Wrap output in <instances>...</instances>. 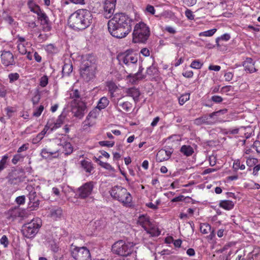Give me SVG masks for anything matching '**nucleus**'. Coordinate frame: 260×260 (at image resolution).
<instances>
[{
    "mask_svg": "<svg viewBox=\"0 0 260 260\" xmlns=\"http://www.w3.org/2000/svg\"><path fill=\"white\" fill-rule=\"evenodd\" d=\"M28 6L30 9V10L34 12V13H36L38 15V16L43 12L37 5H36L34 2H33L32 1L29 0L28 2Z\"/></svg>",
    "mask_w": 260,
    "mask_h": 260,
    "instance_id": "c756f323",
    "label": "nucleus"
},
{
    "mask_svg": "<svg viewBox=\"0 0 260 260\" xmlns=\"http://www.w3.org/2000/svg\"><path fill=\"white\" fill-rule=\"evenodd\" d=\"M106 86L108 88L109 91L113 94L116 91L117 86L113 81H108L106 83Z\"/></svg>",
    "mask_w": 260,
    "mask_h": 260,
    "instance_id": "ea45409f",
    "label": "nucleus"
},
{
    "mask_svg": "<svg viewBox=\"0 0 260 260\" xmlns=\"http://www.w3.org/2000/svg\"><path fill=\"white\" fill-rule=\"evenodd\" d=\"M219 205L220 207L226 210H231L233 209L235 203L230 200H225L220 201Z\"/></svg>",
    "mask_w": 260,
    "mask_h": 260,
    "instance_id": "393cba45",
    "label": "nucleus"
},
{
    "mask_svg": "<svg viewBox=\"0 0 260 260\" xmlns=\"http://www.w3.org/2000/svg\"><path fill=\"white\" fill-rule=\"evenodd\" d=\"M123 195H121L118 201L126 207H132L133 205V198L131 194L125 188L123 191Z\"/></svg>",
    "mask_w": 260,
    "mask_h": 260,
    "instance_id": "f3484780",
    "label": "nucleus"
},
{
    "mask_svg": "<svg viewBox=\"0 0 260 260\" xmlns=\"http://www.w3.org/2000/svg\"><path fill=\"white\" fill-rule=\"evenodd\" d=\"M8 158V156L6 154L2 157V159L0 160V171L4 170Z\"/></svg>",
    "mask_w": 260,
    "mask_h": 260,
    "instance_id": "8fccbe9b",
    "label": "nucleus"
},
{
    "mask_svg": "<svg viewBox=\"0 0 260 260\" xmlns=\"http://www.w3.org/2000/svg\"><path fill=\"white\" fill-rule=\"evenodd\" d=\"M216 30L217 29L216 28H213L203 32H201L199 35L200 37H211L216 32Z\"/></svg>",
    "mask_w": 260,
    "mask_h": 260,
    "instance_id": "a19ab883",
    "label": "nucleus"
},
{
    "mask_svg": "<svg viewBox=\"0 0 260 260\" xmlns=\"http://www.w3.org/2000/svg\"><path fill=\"white\" fill-rule=\"evenodd\" d=\"M180 152L186 156H190L194 153V149L190 145H184L181 147Z\"/></svg>",
    "mask_w": 260,
    "mask_h": 260,
    "instance_id": "cd10ccee",
    "label": "nucleus"
},
{
    "mask_svg": "<svg viewBox=\"0 0 260 260\" xmlns=\"http://www.w3.org/2000/svg\"><path fill=\"white\" fill-rule=\"evenodd\" d=\"M116 0H106L104 4L105 15L106 18H110L114 11Z\"/></svg>",
    "mask_w": 260,
    "mask_h": 260,
    "instance_id": "6ab92c4d",
    "label": "nucleus"
},
{
    "mask_svg": "<svg viewBox=\"0 0 260 260\" xmlns=\"http://www.w3.org/2000/svg\"><path fill=\"white\" fill-rule=\"evenodd\" d=\"M17 47L18 51L21 54H25L30 50L31 44L27 41L24 37L18 35L17 36Z\"/></svg>",
    "mask_w": 260,
    "mask_h": 260,
    "instance_id": "f8f14e48",
    "label": "nucleus"
},
{
    "mask_svg": "<svg viewBox=\"0 0 260 260\" xmlns=\"http://www.w3.org/2000/svg\"><path fill=\"white\" fill-rule=\"evenodd\" d=\"M29 144L28 143L24 144L20 146L17 150V153H20L21 152L26 151L28 149Z\"/></svg>",
    "mask_w": 260,
    "mask_h": 260,
    "instance_id": "4d7b16f0",
    "label": "nucleus"
},
{
    "mask_svg": "<svg viewBox=\"0 0 260 260\" xmlns=\"http://www.w3.org/2000/svg\"><path fill=\"white\" fill-rule=\"evenodd\" d=\"M96 123L94 119L87 116L85 120L83 122L82 127L83 130L87 131L90 127L93 126Z\"/></svg>",
    "mask_w": 260,
    "mask_h": 260,
    "instance_id": "b1692460",
    "label": "nucleus"
},
{
    "mask_svg": "<svg viewBox=\"0 0 260 260\" xmlns=\"http://www.w3.org/2000/svg\"><path fill=\"white\" fill-rule=\"evenodd\" d=\"M44 110L43 106H40L39 108L36 109L35 111L34 112L33 115L35 117H39L41 115Z\"/></svg>",
    "mask_w": 260,
    "mask_h": 260,
    "instance_id": "6e6d98bb",
    "label": "nucleus"
},
{
    "mask_svg": "<svg viewBox=\"0 0 260 260\" xmlns=\"http://www.w3.org/2000/svg\"><path fill=\"white\" fill-rule=\"evenodd\" d=\"M4 20L9 24V25L13 29H16L18 26V23L14 20V19L9 15H7L5 18Z\"/></svg>",
    "mask_w": 260,
    "mask_h": 260,
    "instance_id": "2f4dec72",
    "label": "nucleus"
},
{
    "mask_svg": "<svg viewBox=\"0 0 260 260\" xmlns=\"http://www.w3.org/2000/svg\"><path fill=\"white\" fill-rule=\"evenodd\" d=\"M71 254L75 260H91L89 251L85 247H71Z\"/></svg>",
    "mask_w": 260,
    "mask_h": 260,
    "instance_id": "6e6552de",
    "label": "nucleus"
},
{
    "mask_svg": "<svg viewBox=\"0 0 260 260\" xmlns=\"http://www.w3.org/2000/svg\"><path fill=\"white\" fill-rule=\"evenodd\" d=\"M63 120L64 117L61 115H59L57 119L53 118L49 119L47 121V125L49 128L50 132L60 127L63 124Z\"/></svg>",
    "mask_w": 260,
    "mask_h": 260,
    "instance_id": "dca6fc26",
    "label": "nucleus"
},
{
    "mask_svg": "<svg viewBox=\"0 0 260 260\" xmlns=\"http://www.w3.org/2000/svg\"><path fill=\"white\" fill-rule=\"evenodd\" d=\"M117 58L120 62L127 66H134L138 61L137 56L132 51L127 50L118 55Z\"/></svg>",
    "mask_w": 260,
    "mask_h": 260,
    "instance_id": "1a4fd4ad",
    "label": "nucleus"
},
{
    "mask_svg": "<svg viewBox=\"0 0 260 260\" xmlns=\"http://www.w3.org/2000/svg\"><path fill=\"white\" fill-rule=\"evenodd\" d=\"M149 27L144 22L137 23L133 30V41L134 43H145L150 36Z\"/></svg>",
    "mask_w": 260,
    "mask_h": 260,
    "instance_id": "7ed1b4c3",
    "label": "nucleus"
},
{
    "mask_svg": "<svg viewBox=\"0 0 260 260\" xmlns=\"http://www.w3.org/2000/svg\"><path fill=\"white\" fill-rule=\"evenodd\" d=\"M43 138V136H42L40 134H38L37 136L32 139V143L34 144H36L40 142Z\"/></svg>",
    "mask_w": 260,
    "mask_h": 260,
    "instance_id": "338daca9",
    "label": "nucleus"
},
{
    "mask_svg": "<svg viewBox=\"0 0 260 260\" xmlns=\"http://www.w3.org/2000/svg\"><path fill=\"white\" fill-rule=\"evenodd\" d=\"M99 144L102 146L112 147L114 145L115 143L114 141H102L99 142Z\"/></svg>",
    "mask_w": 260,
    "mask_h": 260,
    "instance_id": "603ef678",
    "label": "nucleus"
},
{
    "mask_svg": "<svg viewBox=\"0 0 260 260\" xmlns=\"http://www.w3.org/2000/svg\"><path fill=\"white\" fill-rule=\"evenodd\" d=\"M184 77L186 78H191L193 76V73L192 71H186L182 73Z\"/></svg>",
    "mask_w": 260,
    "mask_h": 260,
    "instance_id": "0e129e2a",
    "label": "nucleus"
},
{
    "mask_svg": "<svg viewBox=\"0 0 260 260\" xmlns=\"http://www.w3.org/2000/svg\"><path fill=\"white\" fill-rule=\"evenodd\" d=\"M125 188L121 186L116 185L110 189L109 193L113 199L118 201L120 196L123 195V191Z\"/></svg>",
    "mask_w": 260,
    "mask_h": 260,
    "instance_id": "412c9836",
    "label": "nucleus"
},
{
    "mask_svg": "<svg viewBox=\"0 0 260 260\" xmlns=\"http://www.w3.org/2000/svg\"><path fill=\"white\" fill-rule=\"evenodd\" d=\"M126 93L128 95L133 98L136 103L138 102L140 93L137 88H130L127 90Z\"/></svg>",
    "mask_w": 260,
    "mask_h": 260,
    "instance_id": "a878e982",
    "label": "nucleus"
},
{
    "mask_svg": "<svg viewBox=\"0 0 260 260\" xmlns=\"http://www.w3.org/2000/svg\"><path fill=\"white\" fill-rule=\"evenodd\" d=\"M233 168L235 170H238L239 169L243 170L245 169V166L243 164H241L239 159H236L234 161Z\"/></svg>",
    "mask_w": 260,
    "mask_h": 260,
    "instance_id": "58836bf2",
    "label": "nucleus"
},
{
    "mask_svg": "<svg viewBox=\"0 0 260 260\" xmlns=\"http://www.w3.org/2000/svg\"><path fill=\"white\" fill-rule=\"evenodd\" d=\"M7 94V90L4 85L0 86V96L5 97Z\"/></svg>",
    "mask_w": 260,
    "mask_h": 260,
    "instance_id": "680f3d73",
    "label": "nucleus"
},
{
    "mask_svg": "<svg viewBox=\"0 0 260 260\" xmlns=\"http://www.w3.org/2000/svg\"><path fill=\"white\" fill-rule=\"evenodd\" d=\"M190 94L188 93H186L183 94L179 97V103L180 105H183L186 102L189 100Z\"/></svg>",
    "mask_w": 260,
    "mask_h": 260,
    "instance_id": "a18cd8bd",
    "label": "nucleus"
},
{
    "mask_svg": "<svg viewBox=\"0 0 260 260\" xmlns=\"http://www.w3.org/2000/svg\"><path fill=\"white\" fill-rule=\"evenodd\" d=\"M109 104V101L108 98L104 96L100 99L96 107L101 111L105 109Z\"/></svg>",
    "mask_w": 260,
    "mask_h": 260,
    "instance_id": "7c9ffc66",
    "label": "nucleus"
},
{
    "mask_svg": "<svg viewBox=\"0 0 260 260\" xmlns=\"http://www.w3.org/2000/svg\"><path fill=\"white\" fill-rule=\"evenodd\" d=\"M73 67L71 63H65L62 67V74L63 76H68L72 72Z\"/></svg>",
    "mask_w": 260,
    "mask_h": 260,
    "instance_id": "473e14b6",
    "label": "nucleus"
},
{
    "mask_svg": "<svg viewBox=\"0 0 260 260\" xmlns=\"http://www.w3.org/2000/svg\"><path fill=\"white\" fill-rule=\"evenodd\" d=\"M42 225V221L39 218L32 219L29 222L25 224L23 226L22 233L23 236L27 238H32L38 233Z\"/></svg>",
    "mask_w": 260,
    "mask_h": 260,
    "instance_id": "423d86ee",
    "label": "nucleus"
},
{
    "mask_svg": "<svg viewBox=\"0 0 260 260\" xmlns=\"http://www.w3.org/2000/svg\"><path fill=\"white\" fill-rule=\"evenodd\" d=\"M243 66L246 71H248L250 73H253L256 71V69L254 67V62L253 60L250 58H248L244 62Z\"/></svg>",
    "mask_w": 260,
    "mask_h": 260,
    "instance_id": "5701e85b",
    "label": "nucleus"
},
{
    "mask_svg": "<svg viewBox=\"0 0 260 260\" xmlns=\"http://www.w3.org/2000/svg\"><path fill=\"white\" fill-rule=\"evenodd\" d=\"M185 15L186 17L189 20L194 19V15L192 14V12L190 10L187 9L185 12Z\"/></svg>",
    "mask_w": 260,
    "mask_h": 260,
    "instance_id": "bf43d9fd",
    "label": "nucleus"
},
{
    "mask_svg": "<svg viewBox=\"0 0 260 260\" xmlns=\"http://www.w3.org/2000/svg\"><path fill=\"white\" fill-rule=\"evenodd\" d=\"M38 19L41 21V25H43V29L44 31H49L51 30V23L48 16L44 12H43L38 16Z\"/></svg>",
    "mask_w": 260,
    "mask_h": 260,
    "instance_id": "aec40b11",
    "label": "nucleus"
},
{
    "mask_svg": "<svg viewBox=\"0 0 260 260\" xmlns=\"http://www.w3.org/2000/svg\"><path fill=\"white\" fill-rule=\"evenodd\" d=\"M200 231L202 234H208L211 231V226L207 223H202L200 225Z\"/></svg>",
    "mask_w": 260,
    "mask_h": 260,
    "instance_id": "72a5a7b5",
    "label": "nucleus"
},
{
    "mask_svg": "<svg viewBox=\"0 0 260 260\" xmlns=\"http://www.w3.org/2000/svg\"><path fill=\"white\" fill-rule=\"evenodd\" d=\"M145 13L146 14L149 13L151 15H154L155 13V10L153 6L150 5H147L145 10Z\"/></svg>",
    "mask_w": 260,
    "mask_h": 260,
    "instance_id": "3c124183",
    "label": "nucleus"
},
{
    "mask_svg": "<svg viewBox=\"0 0 260 260\" xmlns=\"http://www.w3.org/2000/svg\"><path fill=\"white\" fill-rule=\"evenodd\" d=\"M48 83V78L46 75H44L40 79V85L42 87H46Z\"/></svg>",
    "mask_w": 260,
    "mask_h": 260,
    "instance_id": "49530a36",
    "label": "nucleus"
},
{
    "mask_svg": "<svg viewBox=\"0 0 260 260\" xmlns=\"http://www.w3.org/2000/svg\"><path fill=\"white\" fill-rule=\"evenodd\" d=\"M137 222L151 236H157L159 235L160 232L157 228L153 226L148 216L144 215L140 216Z\"/></svg>",
    "mask_w": 260,
    "mask_h": 260,
    "instance_id": "0eeeda50",
    "label": "nucleus"
},
{
    "mask_svg": "<svg viewBox=\"0 0 260 260\" xmlns=\"http://www.w3.org/2000/svg\"><path fill=\"white\" fill-rule=\"evenodd\" d=\"M95 71V66L88 62L83 64L81 68V75L86 81L93 78Z\"/></svg>",
    "mask_w": 260,
    "mask_h": 260,
    "instance_id": "9b49d317",
    "label": "nucleus"
},
{
    "mask_svg": "<svg viewBox=\"0 0 260 260\" xmlns=\"http://www.w3.org/2000/svg\"><path fill=\"white\" fill-rule=\"evenodd\" d=\"M62 215V210L60 208H53L49 211V216L53 219L57 220Z\"/></svg>",
    "mask_w": 260,
    "mask_h": 260,
    "instance_id": "bb28decb",
    "label": "nucleus"
},
{
    "mask_svg": "<svg viewBox=\"0 0 260 260\" xmlns=\"http://www.w3.org/2000/svg\"><path fill=\"white\" fill-rule=\"evenodd\" d=\"M203 66V63H201L200 61H199V60H193L190 67L192 68V69H201L202 68Z\"/></svg>",
    "mask_w": 260,
    "mask_h": 260,
    "instance_id": "09e8293b",
    "label": "nucleus"
},
{
    "mask_svg": "<svg viewBox=\"0 0 260 260\" xmlns=\"http://www.w3.org/2000/svg\"><path fill=\"white\" fill-rule=\"evenodd\" d=\"M221 112V111L219 110L213 112L209 115H205L196 119L194 120V123L197 125H213L217 121L218 114Z\"/></svg>",
    "mask_w": 260,
    "mask_h": 260,
    "instance_id": "9d476101",
    "label": "nucleus"
},
{
    "mask_svg": "<svg viewBox=\"0 0 260 260\" xmlns=\"http://www.w3.org/2000/svg\"><path fill=\"white\" fill-rule=\"evenodd\" d=\"M6 111L7 116L9 118H10L13 116L14 113L16 112V109L13 107H7L5 108Z\"/></svg>",
    "mask_w": 260,
    "mask_h": 260,
    "instance_id": "c03bdc74",
    "label": "nucleus"
},
{
    "mask_svg": "<svg viewBox=\"0 0 260 260\" xmlns=\"http://www.w3.org/2000/svg\"><path fill=\"white\" fill-rule=\"evenodd\" d=\"M117 105L121 107L126 112L129 111L132 108V104L129 102H124L120 103Z\"/></svg>",
    "mask_w": 260,
    "mask_h": 260,
    "instance_id": "f704fd0d",
    "label": "nucleus"
},
{
    "mask_svg": "<svg viewBox=\"0 0 260 260\" xmlns=\"http://www.w3.org/2000/svg\"><path fill=\"white\" fill-rule=\"evenodd\" d=\"M15 202L19 205L24 204L25 202V197L24 196H21L17 197L15 199Z\"/></svg>",
    "mask_w": 260,
    "mask_h": 260,
    "instance_id": "864d4df0",
    "label": "nucleus"
},
{
    "mask_svg": "<svg viewBox=\"0 0 260 260\" xmlns=\"http://www.w3.org/2000/svg\"><path fill=\"white\" fill-rule=\"evenodd\" d=\"M157 71L156 69L153 66L149 67L147 70V73L149 75H153Z\"/></svg>",
    "mask_w": 260,
    "mask_h": 260,
    "instance_id": "13d9d810",
    "label": "nucleus"
},
{
    "mask_svg": "<svg viewBox=\"0 0 260 260\" xmlns=\"http://www.w3.org/2000/svg\"><path fill=\"white\" fill-rule=\"evenodd\" d=\"M2 63L6 67L15 64L14 55L10 51L4 50L1 55Z\"/></svg>",
    "mask_w": 260,
    "mask_h": 260,
    "instance_id": "4468645a",
    "label": "nucleus"
},
{
    "mask_svg": "<svg viewBox=\"0 0 260 260\" xmlns=\"http://www.w3.org/2000/svg\"><path fill=\"white\" fill-rule=\"evenodd\" d=\"M133 22V19L125 13H116L108 21V30L114 37L124 38L132 30Z\"/></svg>",
    "mask_w": 260,
    "mask_h": 260,
    "instance_id": "f257e3e1",
    "label": "nucleus"
},
{
    "mask_svg": "<svg viewBox=\"0 0 260 260\" xmlns=\"http://www.w3.org/2000/svg\"><path fill=\"white\" fill-rule=\"evenodd\" d=\"M165 30L171 34H174L176 32L175 28L171 26H166L165 28Z\"/></svg>",
    "mask_w": 260,
    "mask_h": 260,
    "instance_id": "052dcab7",
    "label": "nucleus"
},
{
    "mask_svg": "<svg viewBox=\"0 0 260 260\" xmlns=\"http://www.w3.org/2000/svg\"><path fill=\"white\" fill-rule=\"evenodd\" d=\"M57 153L56 151L53 152L49 151L48 149L44 148L42 150L41 152V156L44 158H48Z\"/></svg>",
    "mask_w": 260,
    "mask_h": 260,
    "instance_id": "c9c22d12",
    "label": "nucleus"
},
{
    "mask_svg": "<svg viewBox=\"0 0 260 260\" xmlns=\"http://www.w3.org/2000/svg\"><path fill=\"white\" fill-rule=\"evenodd\" d=\"M0 243L4 247H7L9 244L8 238L6 236L3 235L0 239Z\"/></svg>",
    "mask_w": 260,
    "mask_h": 260,
    "instance_id": "5fc2aeb1",
    "label": "nucleus"
},
{
    "mask_svg": "<svg viewBox=\"0 0 260 260\" xmlns=\"http://www.w3.org/2000/svg\"><path fill=\"white\" fill-rule=\"evenodd\" d=\"M100 110L98 109L96 107H95L89 113L87 116L95 120L99 116V115H100Z\"/></svg>",
    "mask_w": 260,
    "mask_h": 260,
    "instance_id": "4c0bfd02",
    "label": "nucleus"
},
{
    "mask_svg": "<svg viewBox=\"0 0 260 260\" xmlns=\"http://www.w3.org/2000/svg\"><path fill=\"white\" fill-rule=\"evenodd\" d=\"M212 100L215 103H220L222 101V98L218 95H214L212 97Z\"/></svg>",
    "mask_w": 260,
    "mask_h": 260,
    "instance_id": "69168bd1",
    "label": "nucleus"
},
{
    "mask_svg": "<svg viewBox=\"0 0 260 260\" xmlns=\"http://www.w3.org/2000/svg\"><path fill=\"white\" fill-rule=\"evenodd\" d=\"M134 246L135 244L133 242L119 240L113 245L112 250L116 254L126 256L133 251Z\"/></svg>",
    "mask_w": 260,
    "mask_h": 260,
    "instance_id": "39448f33",
    "label": "nucleus"
},
{
    "mask_svg": "<svg viewBox=\"0 0 260 260\" xmlns=\"http://www.w3.org/2000/svg\"><path fill=\"white\" fill-rule=\"evenodd\" d=\"M93 188L92 182L84 183L78 188V192L79 197L82 199H85L91 194Z\"/></svg>",
    "mask_w": 260,
    "mask_h": 260,
    "instance_id": "2eb2a0df",
    "label": "nucleus"
},
{
    "mask_svg": "<svg viewBox=\"0 0 260 260\" xmlns=\"http://www.w3.org/2000/svg\"><path fill=\"white\" fill-rule=\"evenodd\" d=\"M257 162L258 160L253 157H248L246 160V164L249 167H252L255 165Z\"/></svg>",
    "mask_w": 260,
    "mask_h": 260,
    "instance_id": "de8ad7c7",
    "label": "nucleus"
},
{
    "mask_svg": "<svg viewBox=\"0 0 260 260\" xmlns=\"http://www.w3.org/2000/svg\"><path fill=\"white\" fill-rule=\"evenodd\" d=\"M171 153L170 151L161 149L157 152L156 159L158 162L167 160L170 157Z\"/></svg>",
    "mask_w": 260,
    "mask_h": 260,
    "instance_id": "4be33fe9",
    "label": "nucleus"
},
{
    "mask_svg": "<svg viewBox=\"0 0 260 260\" xmlns=\"http://www.w3.org/2000/svg\"><path fill=\"white\" fill-rule=\"evenodd\" d=\"M80 165L82 168L87 173H90L93 168L90 161L87 160H82L80 161Z\"/></svg>",
    "mask_w": 260,
    "mask_h": 260,
    "instance_id": "c85d7f7f",
    "label": "nucleus"
},
{
    "mask_svg": "<svg viewBox=\"0 0 260 260\" xmlns=\"http://www.w3.org/2000/svg\"><path fill=\"white\" fill-rule=\"evenodd\" d=\"M24 157V156L22 154L18 153L14 155L13 158L12 159V162L13 164L16 165L19 161L23 160Z\"/></svg>",
    "mask_w": 260,
    "mask_h": 260,
    "instance_id": "37998d69",
    "label": "nucleus"
},
{
    "mask_svg": "<svg viewBox=\"0 0 260 260\" xmlns=\"http://www.w3.org/2000/svg\"><path fill=\"white\" fill-rule=\"evenodd\" d=\"M29 203L28 207L31 210H36L39 206L40 201L37 197L36 192L34 190L31 189L29 194Z\"/></svg>",
    "mask_w": 260,
    "mask_h": 260,
    "instance_id": "a211bd4d",
    "label": "nucleus"
},
{
    "mask_svg": "<svg viewBox=\"0 0 260 260\" xmlns=\"http://www.w3.org/2000/svg\"><path fill=\"white\" fill-rule=\"evenodd\" d=\"M55 141L59 147L56 150L57 153L60 152L66 155H69L72 153L73 148L70 142H67L64 139H56Z\"/></svg>",
    "mask_w": 260,
    "mask_h": 260,
    "instance_id": "ddd939ff",
    "label": "nucleus"
},
{
    "mask_svg": "<svg viewBox=\"0 0 260 260\" xmlns=\"http://www.w3.org/2000/svg\"><path fill=\"white\" fill-rule=\"evenodd\" d=\"M92 21L93 16L90 11L80 9L70 16L69 24L75 30H83L90 26Z\"/></svg>",
    "mask_w": 260,
    "mask_h": 260,
    "instance_id": "f03ea898",
    "label": "nucleus"
},
{
    "mask_svg": "<svg viewBox=\"0 0 260 260\" xmlns=\"http://www.w3.org/2000/svg\"><path fill=\"white\" fill-rule=\"evenodd\" d=\"M231 38V36L229 34H224L221 36L220 37H218L216 39V43L217 47L220 46L219 42L220 41H228Z\"/></svg>",
    "mask_w": 260,
    "mask_h": 260,
    "instance_id": "e433bc0d",
    "label": "nucleus"
},
{
    "mask_svg": "<svg viewBox=\"0 0 260 260\" xmlns=\"http://www.w3.org/2000/svg\"><path fill=\"white\" fill-rule=\"evenodd\" d=\"M70 97L73 99L72 102V111L75 116L81 118L86 109L85 103L81 101L79 92L78 90H72L70 92Z\"/></svg>",
    "mask_w": 260,
    "mask_h": 260,
    "instance_id": "20e7f679",
    "label": "nucleus"
},
{
    "mask_svg": "<svg viewBox=\"0 0 260 260\" xmlns=\"http://www.w3.org/2000/svg\"><path fill=\"white\" fill-rule=\"evenodd\" d=\"M20 75L17 73H11L8 75V79L10 83H12L17 81Z\"/></svg>",
    "mask_w": 260,
    "mask_h": 260,
    "instance_id": "79ce46f5",
    "label": "nucleus"
},
{
    "mask_svg": "<svg viewBox=\"0 0 260 260\" xmlns=\"http://www.w3.org/2000/svg\"><path fill=\"white\" fill-rule=\"evenodd\" d=\"M208 69L209 70L218 72L220 70L221 67L217 65H210Z\"/></svg>",
    "mask_w": 260,
    "mask_h": 260,
    "instance_id": "774afa93",
    "label": "nucleus"
},
{
    "mask_svg": "<svg viewBox=\"0 0 260 260\" xmlns=\"http://www.w3.org/2000/svg\"><path fill=\"white\" fill-rule=\"evenodd\" d=\"M103 168H104V169H105L109 171H111L112 172H115L114 168L113 167H112L111 165H110L109 164H108L107 162L105 163V165H104V166Z\"/></svg>",
    "mask_w": 260,
    "mask_h": 260,
    "instance_id": "e2e57ef3",
    "label": "nucleus"
}]
</instances>
